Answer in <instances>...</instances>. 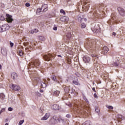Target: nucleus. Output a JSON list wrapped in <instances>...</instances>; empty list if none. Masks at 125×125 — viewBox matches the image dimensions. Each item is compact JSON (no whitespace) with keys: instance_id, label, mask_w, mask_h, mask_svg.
<instances>
[{"instance_id":"obj_49","label":"nucleus","mask_w":125,"mask_h":125,"mask_svg":"<svg viewBox=\"0 0 125 125\" xmlns=\"http://www.w3.org/2000/svg\"><path fill=\"white\" fill-rule=\"evenodd\" d=\"M40 92H41V93H42V92H43V90H40Z\"/></svg>"},{"instance_id":"obj_36","label":"nucleus","mask_w":125,"mask_h":125,"mask_svg":"<svg viewBox=\"0 0 125 125\" xmlns=\"http://www.w3.org/2000/svg\"><path fill=\"white\" fill-rule=\"evenodd\" d=\"M39 39H40V40H41V41H44V38H43V37H42V36H40L39 37Z\"/></svg>"},{"instance_id":"obj_4","label":"nucleus","mask_w":125,"mask_h":125,"mask_svg":"<svg viewBox=\"0 0 125 125\" xmlns=\"http://www.w3.org/2000/svg\"><path fill=\"white\" fill-rule=\"evenodd\" d=\"M11 88L12 89H13V90H15V91H19L21 89L20 86H19V85L14 84H12Z\"/></svg>"},{"instance_id":"obj_29","label":"nucleus","mask_w":125,"mask_h":125,"mask_svg":"<svg viewBox=\"0 0 125 125\" xmlns=\"http://www.w3.org/2000/svg\"><path fill=\"white\" fill-rule=\"evenodd\" d=\"M60 13H62V14H64V15L66 14V13H65V11H64V10L63 9H61Z\"/></svg>"},{"instance_id":"obj_21","label":"nucleus","mask_w":125,"mask_h":125,"mask_svg":"<svg viewBox=\"0 0 125 125\" xmlns=\"http://www.w3.org/2000/svg\"><path fill=\"white\" fill-rule=\"evenodd\" d=\"M53 118L54 120L56 121V122H60V120H59V118L57 117L56 116H54Z\"/></svg>"},{"instance_id":"obj_26","label":"nucleus","mask_w":125,"mask_h":125,"mask_svg":"<svg viewBox=\"0 0 125 125\" xmlns=\"http://www.w3.org/2000/svg\"><path fill=\"white\" fill-rule=\"evenodd\" d=\"M5 19L4 18V17H3V16H0V20H1V21H4Z\"/></svg>"},{"instance_id":"obj_38","label":"nucleus","mask_w":125,"mask_h":125,"mask_svg":"<svg viewBox=\"0 0 125 125\" xmlns=\"http://www.w3.org/2000/svg\"><path fill=\"white\" fill-rule=\"evenodd\" d=\"M13 110V108H12V107H9L8 108V111H9L10 112H11V111H12Z\"/></svg>"},{"instance_id":"obj_41","label":"nucleus","mask_w":125,"mask_h":125,"mask_svg":"<svg viewBox=\"0 0 125 125\" xmlns=\"http://www.w3.org/2000/svg\"><path fill=\"white\" fill-rule=\"evenodd\" d=\"M118 118H119V119H121V120H123V116L121 115H119Z\"/></svg>"},{"instance_id":"obj_9","label":"nucleus","mask_w":125,"mask_h":125,"mask_svg":"<svg viewBox=\"0 0 125 125\" xmlns=\"http://www.w3.org/2000/svg\"><path fill=\"white\" fill-rule=\"evenodd\" d=\"M109 51V48L107 46H104L102 50V54H106Z\"/></svg>"},{"instance_id":"obj_57","label":"nucleus","mask_w":125,"mask_h":125,"mask_svg":"<svg viewBox=\"0 0 125 125\" xmlns=\"http://www.w3.org/2000/svg\"><path fill=\"white\" fill-rule=\"evenodd\" d=\"M5 125H8V123H6Z\"/></svg>"},{"instance_id":"obj_45","label":"nucleus","mask_w":125,"mask_h":125,"mask_svg":"<svg viewBox=\"0 0 125 125\" xmlns=\"http://www.w3.org/2000/svg\"><path fill=\"white\" fill-rule=\"evenodd\" d=\"M92 91H94V92H96V90H95V87H93L92 88Z\"/></svg>"},{"instance_id":"obj_16","label":"nucleus","mask_w":125,"mask_h":125,"mask_svg":"<svg viewBox=\"0 0 125 125\" xmlns=\"http://www.w3.org/2000/svg\"><path fill=\"white\" fill-rule=\"evenodd\" d=\"M34 65L36 67H39V66H40V61H39L38 60H35L34 63Z\"/></svg>"},{"instance_id":"obj_55","label":"nucleus","mask_w":125,"mask_h":125,"mask_svg":"<svg viewBox=\"0 0 125 125\" xmlns=\"http://www.w3.org/2000/svg\"><path fill=\"white\" fill-rule=\"evenodd\" d=\"M115 66H118V64L116 63Z\"/></svg>"},{"instance_id":"obj_54","label":"nucleus","mask_w":125,"mask_h":125,"mask_svg":"<svg viewBox=\"0 0 125 125\" xmlns=\"http://www.w3.org/2000/svg\"><path fill=\"white\" fill-rule=\"evenodd\" d=\"M87 2H88V0H87L86 1V4H85V5H86V3Z\"/></svg>"},{"instance_id":"obj_40","label":"nucleus","mask_w":125,"mask_h":125,"mask_svg":"<svg viewBox=\"0 0 125 125\" xmlns=\"http://www.w3.org/2000/svg\"><path fill=\"white\" fill-rule=\"evenodd\" d=\"M94 97H95V98H98V96H97V94H96V93L94 94Z\"/></svg>"},{"instance_id":"obj_10","label":"nucleus","mask_w":125,"mask_h":125,"mask_svg":"<svg viewBox=\"0 0 125 125\" xmlns=\"http://www.w3.org/2000/svg\"><path fill=\"white\" fill-rule=\"evenodd\" d=\"M52 56V55L51 54H49L48 55H45L43 56V58L45 61H49L50 60V58Z\"/></svg>"},{"instance_id":"obj_53","label":"nucleus","mask_w":125,"mask_h":125,"mask_svg":"<svg viewBox=\"0 0 125 125\" xmlns=\"http://www.w3.org/2000/svg\"><path fill=\"white\" fill-rule=\"evenodd\" d=\"M1 69V65L0 64V70Z\"/></svg>"},{"instance_id":"obj_48","label":"nucleus","mask_w":125,"mask_h":125,"mask_svg":"<svg viewBox=\"0 0 125 125\" xmlns=\"http://www.w3.org/2000/svg\"><path fill=\"white\" fill-rule=\"evenodd\" d=\"M112 35H113V36H116V35H117V33H115V32H113V33H112Z\"/></svg>"},{"instance_id":"obj_50","label":"nucleus","mask_w":125,"mask_h":125,"mask_svg":"<svg viewBox=\"0 0 125 125\" xmlns=\"http://www.w3.org/2000/svg\"><path fill=\"white\" fill-rule=\"evenodd\" d=\"M58 57H62V56L61 55H58Z\"/></svg>"},{"instance_id":"obj_56","label":"nucleus","mask_w":125,"mask_h":125,"mask_svg":"<svg viewBox=\"0 0 125 125\" xmlns=\"http://www.w3.org/2000/svg\"><path fill=\"white\" fill-rule=\"evenodd\" d=\"M84 21H86V19H84Z\"/></svg>"},{"instance_id":"obj_43","label":"nucleus","mask_w":125,"mask_h":125,"mask_svg":"<svg viewBox=\"0 0 125 125\" xmlns=\"http://www.w3.org/2000/svg\"><path fill=\"white\" fill-rule=\"evenodd\" d=\"M53 30H54V31H57V27H53Z\"/></svg>"},{"instance_id":"obj_5","label":"nucleus","mask_w":125,"mask_h":125,"mask_svg":"<svg viewBox=\"0 0 125 125\" xmlns=\"http://www.w3.org/2000/svg\"><path fill=\"white\" fill-rule=\"evenodd\" d=\"M118 10L120 15L121 16H125V11L124 9L119 7L118 8Z\"/></svg>"},{"instance_id":"obj_14","label":"nucleus","mask_w":125,"mask_h":125,"mask_svg":"<svg viewBox=\"0 0 125 125\" xmlns=\"http://www.w3.org/2000/svg\"><path fill=\"white\" fill-rule=\"evenodd\" d=\"M17 77H18V75H17V73L15 72L12 73L11 78L13 80H16V79H17Z\"/></svg>"},{"instance_id":"obj_3","label":"nucleus","mask_w":125,"mask_h":125,"mask_svg":"<svg viewBox=\"0 0 125 125\" xmlns=\"http://www.w3.org/2000/svg\"><path fill=\"white\" fill-rule=\"evenodd\" d=\"M42 9L43 12H45L48 10V6L47 4H44L42 6V9L40 8L37 9L38 12L40 13V12H42Z\"/></svg>"},{"instance_id":"obj_23","label":"nucleus","mask_w":125,"mask_h":125,"mask_svg":"<svg viewBox=\"0 0 125 125\" xmlns=\"http://www.w3.org/2000/svg\"><path fill=\"white\" fill-rule=\"evenodd\" d=\"M41 86H42V87H43V88H44L45 87H46V83L42 82L41 83Z\"/></svg>"},{"instance_id":"obj_20","label":"nucleus","mask_w":125,"mask_h":125,"mask_svg":"<svg viewBox=\"0 0 125 125\" xmlns=\"http://www.w3.org/2000/svg\"><path fill=\"white\" fill-rule=\"evenodd\" d=\"M23 55L24 54L23 53V52L21 51V50H20L18 52V55L22 57L23 56Z\"/></svg>"},{"instance_id":"obj_17","label":"nucleus","mask_w":125,"mask_h":125,"mask_svg":"<svg viewBox=\"0 0 125 125\" xmlns=\"http://www.w3.org/2000/svg\"><path fill=\"white\" fill-rule=\"evenodd\" d=\"M51 79H52V81H54V82H55L56 83H57V82H58V83H59L58 80L56 78V76H55V75H52Z\"/></svg>"},{"instance_id":"obj_27","label":"nucleus","mask_w":125,"mask_h":125,"mask_svg":"<svg viewBox=\"0 0 125 125\" xmlns=\"http://www.w3.org/2000/svg\"><path fill=\"white\" fill-rule=\"evenodd\" d=\"M91 57H93V58H96L95 59H98V56L96 55H91Z\"/></svg>"},{"instance_id":"obj_19","label":"nucleus","mask_w":125,"mask_h":125,"mask_svg":"<svg viewBox=\"0 0 125 125\" xmlns=\"http://www.w3.org/2000/svg\"><path fill=\"white\" fill-rule=\"evenodd\" d=\"M73 83L74 84H75V85H81V84L79 83V80H74L73 81Z\"/></svg>"},{"instance_id":"obj_15","label":"nucleus","mask_w":125,"mask_h":125,"mask_svg":"<svg viewBox=\"0 0 125 125\" xmlns=\"http://www.w3.org/2000/svg\"><path fill=\"white\" fill-rule=\"evenodd\" d=\"M52 94L54 96H59V94H60V91L56 90L52 93Z\"/></svg>"},{"instance_id":"obj_59","label":"nucleus","mask_w":125,"mask_h":125,"mask_svg":"<svg viewBox=\"0 0 125 125\" xmlns=\"http://www.w3.org/2000/svg\"><path fill=\"white\" fill-rule=\"evenodd\" d=\"M93 60H95V59L94 58V59H93Z\"/></svg>"},{"instance_id":"obj_42","label":"nucleus","mask_w":125,"mask_h":125,"mask_svg":"<svg viewBox=\"0 0 125 125\" xmlns=\"http://www.w3.org/2000/svg\"><path fill=\"white\" fill-rule=\"evenodd\" d=\"M25 6L27 7H29V6H30V3H26L25 4Z\"/></svg>"},{"instance_id":"obj_7","label":"nucleus","mask_w":125,"mask_h":125,"mask_svg":"<svg viewBox=\"0 0 125 125\" xmlns=\"http://www.w3.org/2000/svg\"><path fill=\"white\" fill-rule=\"evenodd\" d=\"M6 16L7 17L6 19L8 23H11V22L13 21V19H12V16L9 15V14H7L6 15Z\"/></svg>"},{"instance_id":"obj_37","label":"nucleus","mask_w":125,"mask_h":125,"mask_svg":"<svg viewBox=\"0 0 125 125\" xmlns=\"http://www.w3.org/2000/svg\"><path fill=\"white\" fill-rule=\"evenodd\" d=\"M5 111V109L2 108L1 110H0V115L2 113V112H4Z\"/></svg>"},{"instance_id":"obj_47","label":"nucleus","mask_w":125,"mask_h":125,"mask_svg":"<svg viewBox=\"0 0 125 125\" xmlns=\"http://www.w3.org/2000/svg\"><path fill=\"white\" fill-rule=\"evenodd\" d=\"M66 118H70L71 116H70L69 114H67V115H66Z\"/></svg>"},{"instance_id":"obj_32","label":"nucleus","mask_w":125,"mask_h":125,"mask_svg":"<svg viewBox=\"0 0 125 125\" xmlns=\"http://www.w3.org/2000/svg\"><path fill=\"white\" fill-rule=\"evenodd\" d=\"M95 111L97 113H99V112H100V109H99V108H98V107H96L95 108Z\"/></svg>"},{"instance_id":"obj_52","label":"nucleus","mask_w":125,"mask_h":125,"mask_svg":"<svg viewBox=\"0 0 125 125\" xmlns=\"http://www.w3.org/2000/svg\"><path fill=\"white\" fill-rule=\"evenodd\" d=\"M110 21H111V20L108 21V23H110Z\"/></svg>"},{"instance_id":"obj_31","label":"nucleus","mask_w":125,"mask_h":125,"mask_svg":"<svg viewBox=\"0 0 125 125\" xmlns=\"http://www.w3.org/2000/svg\"><path fill=\"white\" fill-rule=\"evenodd\" d=\"M36 30H37L36 29H35L34 30H31V31H30L31 34H34V33H37V31H36Z\"/></svg>"},{"instance_id":"obj_11","label":"nucleus","mask_w":125,"mask_h":125,"mask_svg":"<svg viewBox=\"0 0 125 125\" xmlns=\"http://www.w3.org/2000/svg\"><path fill=\"white\" fill-rule=\"evenodd\" d=\"M83 61L85 63H89L90 62V58L87 56H85L83 58Z\"/></svg>"},{"instance_id":"obj_46","label":"nucleus","mask_w":125,"mask_h":125,"mask_svg":"<svg viewBox=\"0 0 125 125\" xmlns=\"http://www.w3.org/2000/svg\"><path fill=\"white\" fill-rule=\"evenodd\" d=\"M37 95H38V96L41 97V96H42V94L38 92Z\"/></svg>"},{"instance_id":"obj_18","label":"nucleus","mask_w":125,"mask_h":125,"mask_svg":"<svg viewBox=\"0 0 125 125\" xmlns=\"http://www.w3.org/2000/svg\"><path fill=\"white\" fill-rule=\"evenodd\" d=\"M53 108L54 109V110H59L60 109V107L59 105H58V104H54L53 105Z\"/></svg>"},{"instance_id":"obj_35","label":"nucleus","mask_w":125,"mask_h":125,"mask_svg":"<svg viewBox=\"0 0 125 125\" xmlns=\"http://www.w3.org/2000/svg\"><path fill=\"white\" fill-rule=\"evenodd\" d=\"M78 20H79V21H80V22H83V18H82L80 17H79L78 18Z\"/></svg>"},{"instance_id":"obj_2","label":"nucleus","mask_w":125,"mask_h":125,"mask_svg":"<svg viewBox=\"0 0 125 125\" xmlns=\"http://www.w3.org/2000/svg\"><path fill=\"white\" fill-rule=\"evenodd\" d=\"M7 30H9V25H8V24H4L0 27V33L5 32V31H7Z\"/></svg>"},{"instance_id":"obj_25","label":"nucleus","mask_w":125,"mask_h":125,"mask_svg":"<svg viewBox=\"0 0 125 125\" xmlns=\"http://www.w3.org/2000/svg\"><path fill=\"white\" fill-rule=\"evenodd\" d=\"M5 96H4V94L3 93H0V98L1 99H3V98H4Z\"/></svg>"},{"instance_id":"obj_51","label":"nucleus","mask_w":125,"mask_h":125,"mask_svg":"<svg viewBox=\"0 0 125 125\" xmlns=\"http://www.w3.org/2000/svg\"><path fill=\"white\" fill-rule=\"evenodd\" d=\"M5 122H8V119H6L5 120Z\"/></svg>"},{"instance_id":"obj_33","label":"nucleus","mask_w":125,"mask_h":125,"mask_svg":"<svg viewBox=\"0 0 125 125\" xmlns=\"http://www.w3.org/2000/svg\"><path fill=\"white\" fill-rule=\"evenodd\" d=\"M85 27H86L85 24H84V23H82V24H81V28H82V29L84 28Z\"/></svg>"},{"instance_id":"obj_28","label":"nucleus","mask_w":125,"mask_h":125,"mask_svg":"<svg viewBox=\"0 0 125 125\" xmlns=\"http://www.w3.org/2000/svg\"><path fill=\"white\" fill-rule=\"evenodd\" d=\"M59 119L60 122H61V121L62 122H64V119H63V118H62V117H61V116H60L59 117Z\"/></svg>"},{"instance_id":"obj_8","label":"nucleus","mask_w":125,"mask_h":125,"mask_svg":"<svg viewBox=\"0 0 125 125\" xmlns=\"http://www.w3.org/2000/svg\"><path fill=\"white\" fill-rule=\"evenodd\" d=\"M1 53L3 56H7V50L5 47H2L1 49Z\"/></svg>"},{"instance_id":"obj_13","label":"nucleus","mask_w":125,"mask_h":125,"mask_svg":"<svg viewBox=\"0 0 125 125\" xmlns=\"http://www.w3.org/2000/svg\"><path fill=\"white\" fill-rule=\"evenodd\" d=\"M60 20L62 22H67V21H69V18L67 17H62Z\"/></svg>"},{"instance_id":"obj_30","label":"nucleus","mask_w":125,"mask_h":125,"mask_svg":"<svg viewBox=\"0 0 125 125\" xmlns=\"http://www.w3.org/2000/svg\"><path fill=\"white\" fill-rule=\"evenodd\" d=\"M24 120H21L19 123V125H23V123H24Z\"/></svg>"},{"instance_id":"obj_58","label":"nucleus","mask_w":125,"mask_h":125,"mask_svg":"<svg viewBox=\"0 0 125 125\" xmlns=\"http://www.w3.org/2000/svg\"><path fill=\"white\" fill-rule=\"evenodd\" d=\"M112 20H114V18L112 17Z\"/></svg>"},{"instance_id":"obj_22","label":"nucleus","mask_w":125,"mask_h":125,"mask_svg":"<svg viewBox=\"0 0 125 125\" xmlns=\"http://www.w3.org/2000/svg\"><path fill=\"white\" fill-rule=\"evenodd\" d=\"M66 37L67 38H68V39H71L72 37V34H71V32L68 33L66 35Z\"/></svg>"},{"instance_id":"obj_34","label":"nucleus","mask_w":125,"mask_h":125,"mask_svg":"<svg viewBox=\"0 0 125 125\" xmlns=\"http://www.w3.org/2000/svg\"><path fill=\"white\" fill-rule=\"evenodd\" d=\"M85 125H90V122L86 121L85 123Z\"/></svg>"},{"instance_id":"obj_1","label":"nucleus","mask_w":125,"mask_h":125,"mask_svg":"<svg viewBox=\"0 0 125 125\" xmlns=\"http://www.w3.org/2000/svg\"><path fill=\"white\" fill-rule=\"evenodd\" d=\"M77 107L76 109L77 110V113L78 114H80L81 115H83V114H85L86 112H85V109H84V107L83 105H77Z\"/></svg>"},{"instance_id":"obj_24","label":"nucleus","mask_w":125,"mask_h":125,"mask_svg":"<svg viewBox=\"0 0 125 125\" xmlns=\"http://www.w3.org/2000/svg\"><path fill=\"white\" fill-rule=\"evenodd\" d=\"M106 108L109 109L110 110H113V109H114V107L111 105H106Z\"/></svg>"},{"instance_id":"obj_44","label":"nucleus","mask_w":125,"mask_h":125,"mask_svg":"<svg viewBox=\"0 0 125 125\" xmlns=\"http://www.w3.org/2000/svg\"><path fill=\"white\" fill-rule=\"evenodd\" d=\"M94 16H95L96 17H98V14H97L96 13H94Z\"/></svg>"},{"instance_id":"obj_12","label":"nucleus","mask_w":125,"mask_h":125,"mask_svg":"<svg viewBox=\"0 0 125 125\" xmlns=\"http://www.w3.org/2000/svg\"><path fill=\"white\" fill-rule=\"evenodd\" d=\"M49 116H50V114L49 113H47L45 114V115L42 118V121H46L48 118H49Z\"/></svg>"},{"instance_id":"obj_6","label":"nucleus","mask_w":125,"mask_h":125,"mask_svg":"<svg viewBox=\"0 0 125 125\" xmlns=\"http://www.w3.org/2000/svg\"><path fill=\"white\" fill-rule=\"evenodd\" d=\"M71 88V87L69 86H66L64 87V91L66 93H71L72 94L74 93V91H75L74 90H72V91H71L70 89Z\"/></svg>"},{"instance_id":"obj_39","label":"nucleus","mask_w":125,"mask_h":125,"mask_svg":"<svg viewBox=\"0 0 125 125\" xmlns=\"http://www.w3.org/2000/svg\"><path fill=\"white\" fill-rule=\"evenodd\" d=\"M10 45L11 47H13V45H14V44L13 43V42H10Z\"/></svg>"}]
</instances>
